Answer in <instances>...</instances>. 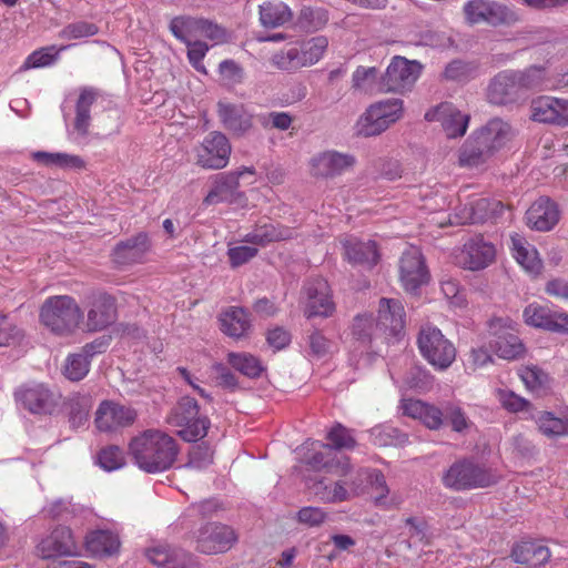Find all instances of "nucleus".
Returning a JSON list of instances; mask_svg holds the SVG:
<instances>
[{"mask_svg": "<svg viewBox=\"0 0 568 568\" xmlns=\"http://www.w3.org/2000/svg\"><path fill=\"white\" fill-rule=\"evenodd\" d=\"M179 452L176 439L155 428L140 433L129 444V454L133 463L148 474L169 470L176 462Z\"/></svg>", "mask_w": 568, "mask_h": 568, "instance_id": "obj_1", "label": "nucleus"}, {"mask_svg": "<svg viewBox=\"0 0 568 568\" xmlns=\"http://www.w3.org/2000/svg\"><path fill=\"white\" fill-rule=\"evenodd\" d=\"M84 313L70 295H53L44 300L39 310L40 323L55 336L69 337L80 327Z\"/></svg>", "mask_w": 568, "mask_h": 568, "instance_id": "obj_2", "label": "nucleus"}, {"mask_svg": "<svg viewBox=\"0 0 568 568\" xmlns=\"http://www.w3.org/2000/svg\"><path fill=\"white\" fill-rule=\"evenodd\" d=\"M327 45L328 41L325 37L296 40L273 53L270 63L282 71H295L311 67L322 59Z\"/></svg>", "mask_w": 568, "mask_h": 568, "instance_id": "obj_3", "label": "nucleus"}, {"mask_svg": "<svg viewBox=\"0 0 568 568\" xmlns=\"http://www.w3.org/2000/svg\"><path fill=\"white\" fill-rule=\"evenodd\" d=\"M166 423L178 428V435L190 443L204 438L211 426L210 419L200 415L197 402L189 396L182 397L171 409Z\"/></svg>", "mask_w": 568, "mask_h": 568, "instance_id": "obj_4", "label": "nucleus"}, {"mask_svg": "<svg viewBox=\"0 0 568 568\" xmlns=\"http://www.w3.org/2000/svg\"><path fill=\"white\" fill-rule=\"evenodd\" d=\"M497 481L495 471L470 459L454 463L443 476L444 486L456 491L486 488Z\"/></svg>", "mask_w": 568, "mask_h": 568, "instance_id": "obj_5", "label": "nucleus"}, {"mask_svg": "<svg viewBox=\"0 0 568 568\" xmlns=\"http://www.w3.org/2000/svg\"><path fill=\"white\" fill-rule=\"evenodd\" d=\"M417 345L423 358L438 372L448 369L456 361L457 349L454 343L436 326L422 327Z\"/></svg>", "mask_w": 568, "mask_h": 568, "instance_id": "obj_6", "label": "nucleus"}, {"mask_svg": "<svg viewBox=\"0 0 568 568\" xmlns=\"http://www.w3.org/2000/svg\"><path fill=\"white\" fill-rule=\"evenodd\" d=\"M488 346L506 361L520 358L526 351L518 336L517 323L509 317H494L488 322Z\"/></svg>", "mask_w": 568, "mask_h": 568, "instance_id": "obj_7", "label": "nucleus"}, {"mask_svg": "<svg viewBox=\"0 0 568 568\" xmlns=\"http://www.w3.org/2000/svg\"><path fill=\"white\" fill-rule=\"evenodd\" d=\"M404 104L400 99H387L369 105L356 123L358 135L369 138L385 132L402 119Z\"/></svg>", "mask_w": 568, "mask_h": 568, "instance_id": "obj_8", "label": "nucleus"}, {"mask_svg": "<svg viewBox=\"0 0 568 568\" xmlns=\"http://www.w3.org/2000/svg\"><path fill=\"white\" fill-rule=\"evenodd\" d=\"M300 304L306 318L331 317L336 310L328 282L323 277L306 281L301 291Z\"/></svg>", "mask_w": 568, "mask_h": 568, "instance_id": "obj_9", "label": "nucleus"}, {"mask_svg": "<svg viewBox=\"0 0 568 568\" xmlns=\"http://www.w3.org/2000/svg\"><path fill=\"white\" fill-rule=\"evenodd\" d=\"M195 164L204 170L224 169L230 161L232 145L225 134L212 131L194 150Z\"/></svg>", "mask_w": 568, "mask_h": 568, "instance_id": "obj_10", "label": "nucleus"}, {"mask_svg": "<svg viewBox=\"0 0 568 568\" xmlns=\"http://www.w3.org/2000/svg\"><path fill=\"white\" fill-rule=\"evenodd\" d=\"M195 549L205 555L229 551L237 540L234 529L225 524L210 521L202 525L194 534Z\"/></svg>", "mask_w": 568, "mask_h": 568, "instance_id": "obj_11", "label": "nucleus"}, {"mask_svg": "<svg viewBox=\"0 0 568 568\" xmlns=\"http://www.w3.org/2000/svg\"><path fill=\"white\" fill-rule=\"evenodd\" d=\"M468 24L488 23L490 26L511 24L517 14L507 6L493 0H469L463 7Z\"/></svg>", "mask_w": 568, "mask_h": 568, "instance_id": "obj_12", "label": "nucleus"}, {"mask_svg": "<svg viewBox=\"0 0 568 568\" xmlns=\"http://www.w3.org/2000/svg\"><path fill=\"white\" fill-rule=\"evenodd\" d=\"M398 277L407 293H416L429 282L430 274L418 247L409 246L403 252L398 262Z\"/></svg>", "mask_w": 568, "mask_h": 568, "instance_id": "obj_13", "label": "nucleus"}, {"mask_svg": "<svg viewBox=\"0 0 568 568\" xmlns=\"http://www.w3.org/2000/svg\"><path fill=\"white\" fill-rule=\"evenodd\" d=\"M420 72L422 65L417 61H409L404 57L396 55L382 78L381 90L396 93L409 91Z\"/></svg>", "mask_w": 568, "mask_h": 568, "instance_id": "obj_14", "label": "nucleus"}, {"mask_svg": "<svg viewBox=\"0 0 568 568\" xmlns=\"http://www.w3.org/2000/svg\"><path fill=\"white\" fill-rule=\"evenodd\" d=\"M456 263L464 270L480 271L496 260V247L481 234L469 237L456 253Z\"/></svg>", "mask_w": 568, "mask_h": 568, "instance_id": "obj_15", "label": "nucleus"}, {"mask_svg": "<svg viewBox=\"0 0 568 568\" xmlns=\"http://www.w3.org/2000/svg\"><path fill=\"white\" fill-rule=\"evenodd\" d=\"M118 317L115 298L105 292H93L88 297L87 332H101L112 325Z\"/></svg>", "mask_w": 568, "mask_h": 568, "instance_id": "obj_16", "label": "nucleus"}, {"mask_svg": "<svg viewBox=\"0 0 568 568\" xmlns=\"http://www.w3.org/2000/svg\"><path fill=\"white\" fill-rule=\"evenodd\" d=\"M136 417L138 413L133 407L114 400H103L95 412L94 424L100 432L116 433L132 426Z\"/></svg>", "mask_w": 568, "mask_h": 568, "instance_id": "obj_17", "label": "nucleus"}, {"mask_svg": "<svg viewBox=\"0 0 568 568\" xmlns=\"http://www.w3.org/2000/svg\"><path fill=\"white\" fill-rule=\"evenodd\" d=\"M38 555L42 559L60 557H77L80 555L79 545L73 531L67 526H57L37 545Z\"/></svg>", "mask_w": 568, "mask_h": 568, "instance_id": "obj_18", "label": "nucleus"}, {"mask_svg": "<svg viewBox=\"0 0 568 568\" xmlns=\"http://www.w3.org/2000/svg\"><path fill=\"white\" fill-rule=\"evenodd\" d=\"M353 155L337 151L321 152L311 158L310 174L315 179H334L355 164Z\"/></svg>", "mask_w": 568, "mask_h": 568, "instance_id": "obj_19", "label": "nucleus"}, {"mask_svg": "<svg viewBox=\"0 0 568 568\" xmlns=\"http://www.w3.org/2000/svg\"><path fill=\"white\" fill-rule=\"evenodd\" d=\"M428 122H439L450 139L463 136L468 128L469 115L459 111L453 103L443 102L425 113Z\"/></svg>", "mask_w": 568, "mask_h": 568, "instance_id": "obj_20", "label": "nucleus"}, {"mask_svg": "<svg viewBox=\"0 0 568 568\" xmlns=\"http://www.w3.org/2000/svg\"><path fill=\"white\" fill-rule=\"evenodd\" d=\"M487 99L496 105H506L525 100L516 79L515 70L498 72L489 82Z\"/></svg>", "mask_w": 568, "mask_h": 568, "instance_id": "obj_21", "label": "nucleus"}, {"mask_svg": "<svg viewBox=\"0 0 568 568\" xmlns=\"http://www.w3.org/2000/svg\"><path fill=\"white\" fill-rule=\"evenodd\" d=\"M16 400L32 414H51L58 402L43 384L24 385L14 393Z\"/></svg>", "mask_w": 568, "mask_h": 568, "instance_id": "obj_22", "label": "nucleus"}, {"mask_svg": "<svg viewBox=\"0 0 568 568\" xmlns=\"http://www.w3.org/2000/svg\"><path fill=\"white\" fill-rule=\"evenodd\" d=\"M525 323L550 332L568 333V314L552 312L548 306L530 303L524 310Z\"/></svg>", "mask_w": 568, "mask_h": 568, "instance_id": "obj_23", "label": "nucleus"}, {"mask_svg": "<svg viewBox=\"0 0 568 568\" xmlns=\"http://www.w3.org/2000/svg\"><path fill=\"white\" fill-rule=\"evenodd\" d=\"M151 250V241L144 232L121 241L112 251V261L121 266L140 264L146 261V255Z\"/></svg>", "mask_w": 568, "mask_h": 568, "instance_id": "obj_24", "label": "nucleus"}, {"mask_svg": "<svg viewBox=\"0 0 568 568\" xmlns=\"http://www.w3.org/2000/svg\"><path fill=\"white\" fill-rule=\"evenodd\" d=\"M312 452L305 457V464L313 470H326L338 476H345L351 470L348 458L337 459L329 444L313 442Z\"/></svg>", "mask_w": 568, "mask_h": 568, "instance_id": "obj_25", "label": "nucleus"}, {"mask_svg": "<svg viewBox=\"0 0 568 568\" xmlns=\"http://www.w3.org/2000/svg\"><path fill=\"white\" fill-rule=\"evenodd\" d=\"M343 257L352 265H362L372 268L378 264L381 254L378 245L373 240L362 241L354 236L341 241Z\"/></svg>", "mask_w": 568, "mask_h": 568, "instance_id": "obj_26", "label": "nucleus"}, {"mask_svg": "<svg viewBox=\"0 0 568 568\" xmlns=\"http://www.w3.org/2000/svg\"><path fill=\"white\" fill-rule=\"evenodd\" d=\"M145 556L160 568H200V562L194 555L168 545L149 548Z\"/></svg>", "mask_w": 568, "mask_h": 568, "instance_id": "obj_27", "label": "nucleus"}, {"mask_svg": "<svg viewBox=\"0 0 568 568\" xmlns=\"http://www.w3.org/2000/svg\"><path fill=\"white\" fill-rule=\"evenodd\" d=\"M531 119L542 123L568 125V100L538 97L531 101Z\"/></svg>", "mask_w": 568, "mask_h": 568, "instance_id": "obj_28", "label": "nucleus"}, {"mask_svg": "<svg viewBox=\"0 0 568 568\" xmlns=\"http://www.w3.org/2000/svg\"><path fill=\"white\" fill-rule=\"evenodd\" d=\"M474 135L480 141L481 145L495 154L514 139L515 130L503 119L494 118L476 130Z\"/></svg>", "mask_w": 568, "mask_h": 568, "instance_id": "obj_29", "label": "nucleus"}, {"mask_svg": "<svg viewBox=\"0 0 568 568\" xmlns=\"http://www.w3.org/2000/svg\"><path fill=\"white\" fill-rule=\"evenodd\" d=\"M400 407L403 414L419 420L428 429L437 430L444 424V412L433 404L420 399L405 398Z\"/></svg>", "mask_w": 568, "mask_h": 568, "instance_id": "obj_30", "label": "nucleus"}, {"mask_svg": "<svg viewBox=\"0 0 568 568\" xmlns=\"http://www.w3.org/2000/svg\"><path fill=\"white\" fill-rule=\"evenodd\" d=\"M379 331L396 335L405 325V308L399 300L381 298L376 320Z\"/></svg>", "mask_w": 568, "mask_h": 568, "instance_id": "obj_31", "label": "nucleus"}, {"mask_svg": "<svg viewBox=\"0 0 568 568\" xmlns=\"http://www.w3.org/2000/svg\"><path fill=\"white\" fill-rule=\"evenodd\" d=\"M217 114L224 128L235 134H243L253 126V115L243 104L219 102Z\"/></svg>", "mask_w": 568, "mask_h": 568, "instance_id": "obj_32", "label": "nucleus"}, {"mask_svg": "<svg viewBox=\"0 0 568 568\" xmlns=\"http://www.w3.org/2000/svg\"><path fill=\"white\" fill-rule=\"evenodd\" d=\"M527 224L537 231H549L558 220L557 205L547 197H540L531 204L526 213Z\"/></svg>", "mask_w": 568, "mask_h": 568, "instance_id": "obj_33", "label": "nucleus"}, {"mask_svg": "<svg viewBox=\"0 0 568 568\" xmlns=\"http://www.w3.org/2000/svg\"><path fill=\"white\" fill-rule=\"evenodd\" d=\"M293 236L294 230L292 227L280 223L266 222L255 225V227L245 235L244 242L266 246L274 242L291 240Z\"/></svg>", "mask_w": 568, "mask_h": 568, "instance_id": "obj_34", "label": "nucleus"}, {"mask_svg": "<svg viewBox=\"0 0 568 568\" xmlns=\"http://www.w3.org/2000/svg\"><path fill=\"white\" fill-rule=\"evenodd\" d=\"M84 546L91 556L104 558L118 554L121 541L118 534L111 530L97 529L87 534Z\"/></svg>", "mask_w": 568, "mask_h": 568, "instance_id": "obj_35", "label": "nucleus"}, {"mask_svg": "<svg viewBox=\"0 0 568 568\" xmlns=\"http://www.w3.org/2000/svg\"><path fill=\"white\" fill-rule=\"evenodd\" d=\"M504 211L505 205L501 201L480 197L464 207V215L460 217V223H483L499 217Z\"/></svg>", "mask_w": 568, "mask_h": 568, "instance_id": "obj_36", "label": "nucleus"}, {"mask_svg": "<svg viewBox=\"0 0 568 568\" xmlns=\"http://www.w3.org/2000/svg\"><path fill=\"white\" fill-rule=\"evenodd\" d=\"M294 13L282 0H265L258 6V20L265 29H276L292 22Z\"/></svg>", "mask_w": 568, "mask_h": 568, "instance_id": "obj_37", "label": "nucleus"}, {"mask_svg": "<svg viewBox=\"0 0 568 568\" xmlns=\"http://www.w3.org/2000/svg\"><path fill=\"white\" fill-rule=\"evenodd\" d=\"M511 244L513 256L525 272L532 276L539 275L544 265L535 246L518 234L511 236Z\"/></svg>", "mask_w": 568, "mask_h": 568, "instance_id": "obj_38", "label": "nucleus"}, {"mask_svg": "<svg viewBox=\"0 0 568 568\" xmlns=\"http://www.w3.org/2000/svg\"><path fill=\"white\" fill-rule=\"evenodd\" d=\"M493 155L473 133L458 150V165L468 170L481 169Z\"/></svg>", "mask_w": 568, "mask_h": 568, "instance_id": "obj_39", "label": "nucleus"}, {"mask_svg": "<svg viewBox=\"0 0 568 568\" xmlns=\"http://www.w3.org/2000/svg\"><path fill=\"white\" fill-rule=\"evenodd\" d=\"M241 176H243V171L215 175L212 182V189L204 197L203 203L205 205H214L229 200L240 186L239 180Z\"/></svg>", "mask_w": 568, "mask_h": 568, "instance_id": "obj_40", "label": "nucleus"}, {"mask_svg": "<svg viewBox=\"0 0 568 568\" xmlns=\"http://www.w3.org/2000/svg\"><path fill=\"white\" fill-rule=\"evenodd\" d=\"M550 556L548 547L537 541H521L511 550V558L515 562L534 568L548 562Z\"/></svg>", "mask_w": 568, "mask_h": 568, "instance_id": "obj_41", "label": "nucleus"}, {"mask_svg": "<svg viewBox=\"0 0 568 568\" xmlns=\"http://www.w3.org/2000/svg\"><path fill=\"white\" fill-rule=\"evenodd\" d=\"M221 331L230 337L241 338L246 336L251 328L248 313L242 308L232 306L220 316Z\"/></svg>", "mask_w": 568, "mask_h": 568, "instance_id": "obj_42", "label": "nucleus"}, {"mask_svg": "<svg viewBox=\"0 0 568 568\" xmlns=\"http://www.w3.org/2000/svg\"><path fill=\"white\" fill-rule=\"evenodd\" d=\"M379 71L375 67L358 65L352 74L351 90L355 94L373 95L381 90Z\"/></svg>", "mask_w": 568, "mask_h": 568, "instance_id": "obj_43", "label": "nucleus"}, {"mask_svg": "<svg viewBox=\"0 0 568 568\" xmlns=\"http://www.w3.org/2000/svg\"><path fill=\"white\" fill-rule=\"evenodd\" d=\"M99 92L90 87L82 88L75 104L74 129L82 135L88 134L90 126V108L97 101Z\"/></svg>", "mask_w": 568, "mask_h": 568, "instance_id": "obj_44", "label": "nucleus"}, {"mask_svg": "<svg viewBox=\"0 0 568 568\" xmlns=\"http://www.w3.org/2000/svg\"><path fill=\"white\" fill-rule=\"evenodd\" d=\"M202 19L186 16L175 17L170 22V31L183 43L191 42L192 39L201 37Z\"/></svg>", "mask_w": 568, "mask_h": 568, "instance_id": "obj_45", "label": "nucleus"}, {"mask_svg": "<svg viewBox=\"0 0 568 568\" xmlns=\"http://www.w3.org/2000/svg\"><path fill=\"white\" fill-rule=\"evenodd\" d=\"M518 375L526 388L535 394L546 392L550 385V376L537 365L523 366Z\"/></svg>", "mask_w": 568, "mask_h": 568, "instance_id": "obj_46", "label": "nucleus"}, {"mask_svg": "<svg viewBox=\"0 0 568 568\" xmlns=\"http://www.w3.org/2000/svg\"><path fill=\"white\" fill-rule=\"evenodd\" d=\"M515 74L524 99L528 91L541 90L546 87V82L548 80L546 69L538 65H530L525 70L515 71Z\"/></svg>", "mask_w": 568, "mask_h": 568, "instance_id": "obj_47", "label": "nucleus"}, {"mask_svg": "<svg viewBox=\"0 0 568 568\" xmlns=\"http://www.w3.org/2000/svg\"><path fill=\"white\" fill-rule=\"evenodd\" d=\"M227 362L234 369L250 378L260 377L264 371L261 361L248 353H229Z\"/></svg>", "mask_w": 568, "mask_h": 568, "instance_id": "obj_48", "label": "nucleus"}, {"mask_svg": "<svg viewBox=\"0 0 568 568\" xmlns=\"http://www.w3.org/2000/svg\"><path fill=\"white\" fill-rule=\"evenodd\" d=\"M23 338V328L8 314L0 312V347L19 345Z\"/></svg>", "mask_w": 568, "mask_h": 568, "instance_id": "obj_49", "label": "nucleus"}, {"mask_svg": "<svg viewBox=\"0 0 568 568\" xmlns=\"http://www.w3.org/2000/svg\"><path fill=\"white\" fill-rule=\"evenodd\" d=\"M379 331L376 320L371 314H359L354 317L352 335L362 343H369L375 333Z\"/></svg>", "mask_w": 568, "mask_h": 568, "instance_id": "obj_50", "label": "nucleus"}, {"mask_svg": "<svg viewBox=\"0 0 568 568\" xmlns=\"http://www.w3.org/2000/svg\"><path fill=\"white\" fill-rule=\"evenodd\" d=\"M538 428L547 437H558L568 434V422L556 417L552 413L542 412L537 419Z\"/></svg>", "mask_w": 568, "mask_h": 568, "instance_id": "obj_51", "label": "nucleus"}, {"mask_svg": "<svg viewBox=\"0 0 568 568\" xmlns=\"http://www.w3.org/2000/svg\"><path fill=\"white\" fill-rule=\"evenodd\" d=\"M90 371V361L85 355L75 353L70 354L63 367L64 376L73 382L83 379Z\"/></svg>", "mask_w": 568, "mask_h": 568, "instance_id": "obj_52", "label": "nucleus"}, {"mask_svg": "<svg viewBox=\"0 0 568 568\" xmlns=\"http://www.w3.org/2000/svg\"><path fill=\"white\" fill-rule=\"evenodd\" d=\"M314 494L320 500L328 504L342 503L349 498L347 489L344 484L339 481L334 483L332 486L324 485L323 481H320L314 487Z\"/></svg>", "mask_w": 568, "mask_h": 568, "instance_id": "obj_53", "label": "nucleus"}, {"mask_svg": "<svg viewBox=\"0 0 568 568\" xmlns=\"http://www.w3.org/2000/svg\"><path fill=\"white\" fill-rule=\"evenodd\" d=\"M69 45H61L55 54H52L51 51L55 49V47H49V48H42L40 50L33 51L31 54L28 55L26 61L23 62L21 70H29L32 68H42L50 65L55 59L59 52L67 50L70 48Z\"/></svg>", "mask_w": 568, "mask_h": 568, "instance_id": "obj_54", "label": "nucleus"}, {"mask_svg": "<svg viewBox=\"0 0 568 568\" xmlns=\"http://www.w3.org/2000/svg\"><path fill=\"white\" fill-rule=\"evenodd\" d=\"M99 32L97 24L87 21H77L67 24L60 32L59 38L64 40H78L93 37Z\"/></svg>", "mask_w": 568, "mask_h": 568, "instance_id": "obj_55", "label": "nucleus"}, {"mask_svg": "<svg viewBox=\"0 0 568 568\" xmlns=\"http://www.w3.org/2000/svg\"><path fill=\"white\" fill-rule=\"evenodd\" d=\"M98 462L103 469L112 471L124 466L125 457L120 447L111 445L100 450Z\"/></svg>", "mask_w": 568, "mask_h": 568, "instance_id": "obj_56", "label": "nucleus"}, {"mask_svg": "<svg viewBox=\"0 0 568 568\" xmlns=\"http://www.w3.org/2000/svg\"><path fill=\"white\" fill-rule=\"evenodd\" d=\"M327 440L332 449H353L356 440L352 432L342 424H336L327 434Z\"/></svg>", "mask_w": 568, "mask_h": 568, "instance_id": "obj_57", "label": "nucleus"}, {"mask_svg": "<svg viewBox=\"0 0 568 568\" xmlns=\"http://www.w3.org/2000/svg\"><path fill=\"white\" fill-rule=\"evenodd\" d=\"M213 463V452L207 445H196L189 454L186 468L201 470L209 467Z\"/></svg>", "mask_w": 568, "mask_h": 568, "instance_id": "obj_58", "label": "nucleus"}, {"mask_svg": "<svg viewBox=\"0 0 568 568\" xmlns=\"http://www.w3.org/2000/svg\"><path fill=\"white\" fill-rule=\"evenodd\" d=\"M497 397L501 406L510 413L525 412L530 408V402L515 394L513 390L499 389Z\"/></svg>", "mask_w": 568, "mask_h": 568, "instance_id": "obj_59", "label": "nucleus"}, {"mask_svg": "<svg viewBox=\"0 0 568 568\" xmlns=\"http://www.w3.org/2000/svg\"><path fill=\"white\" fill-rule=\"evenodd\" d=\"M185 44L187 45V59L191 65L197 72L206 74V69L202 61L210 49L209 45L202 41H191Z\"/></svg>", "mask_w": 568, "mask_h": 568, "instance_id": "obj_60", "label": "nucleus"}, {"mask_svg": "<svg viewBox=\"0 0 568 568\" xmlns=\"http://www.w3.org/2000/svg\"><path fill=\"white\" fill-rule=\"evenodd\" d=\"M327 518V514L320 507H302L296 514V520L307 527H318Z\"/></svg>", "mask_w": 568, "mask_h": 568, "instance_id": "obj_61", "label": "nucleus"}, {"mask_svg": "<svg viewBox=\"0 0 568 568\" xmlns=\"http://www.w3.org/2000/svg\"><path fill=\"white\" fill-rule=\"evenodd\" d=\"M222 80L229 85H236L243 81L244 70L234 60H224L219 67Z\"/></svg>", "mask_w": 568, "mask_h": 568, "instance_id": "obj_62", "label": "nucleus"}, {"mask_svg": "<svg viewBox=\"0 0 568 568\" xmlns=\"http://www.w3.org/2000/svg\"><path fill=\"white\" fill-rule=\"evenodd\" d=\"M444 410L453 430L462 433L470 427L471 422L468 419L462 407L448 404L445 406Z\"/></svg>", "mask_w": 568, "mask_h": 568, "instance_id": "obj_63", "label": "nucleus"}, {"mask_svg": "<svg viewBox=\"0 0 568 568\" xmlns=\"http://www.w3.org/2000/svg\"><path fill=\"white\" fill-rule=\"evenodd\" d=\"M257 252V248L252 246H235L229 248L227 256L231 266L239 267L255 257Z\"/></svg>", "mask_w": 568, "mask_h": 568, "instance_id": "obj_64", "label": "nucleus"}]
</instances>
